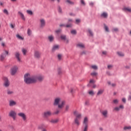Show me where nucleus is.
I'll return each instance as SVG.
<instances>
[{
	"mask_svg": "<svg viewBox=\"0 0 131 131\" xmlns=\"http://www.w3.org/2000/svg\"><path fill=\"white\" fill-rule=\"evenodd\" d=\"M88 94L90 95V96H94V95H95V93L94 92V91L91 90L90 91H89L88 92Z\"/></svg>",
	"mask_w": 131,
	"mask_h": 131,
	"instance_id": "7c9ffc66",
	"label": "nucleus"
},
{
	"mask_svg": "<svg viewBox=\"0 0 131 131\" xmlns=\"http://www.w3.org/2000/svg\"><path fill=\"white\" fill-rule=\"evenodd\" d=\"M74 115H75L76 118H77V119H80L81 117V114L78 112L77 111H75L74 112Z\"/></svg>",
	"mask_w": 131,
	"mask_h": 131,
	"instance_id": "f8f14e48",
	"label": "nucleus"
},
{
	"mask_svg": "<svg viewBox=\"0 0 131 131\" xmlns=\"http://www.w3.org/2000/svg\"><path fill=\"white\" fill-rule=\"evenodd\" d=\"M101 16H102V17H104V18H107V17L108 16V14H107V13L103 12L101 14Z\"/></svg>",
	"mask_w": 131,
	"mask_h": 131,
	"instance_id": "c756f323",
	"label": "nucleus"
},
{
	"mask_svg": "<svg viewBox=\"0 0 131 131\" xmlns=\"http://www.w3.org/2000/svg\"><path fill=\"white\" fill-rule=\"evenodd\" d=\"M100 113L105 118L108 117V110H102L100 112Z\"/></svg>",
	"mask_w": 131,
	"mask_h": 131,
	"instance_id": "9d476101",
	"label": "nucleus"
},
{
	"mask_svg": "<svg viewBox=\"0 0 131 131\" xmlns=\"http://www.w3.org/2000/svg\"><path fill=\"white\" fill-rule=\"evenodd\" d=\"M1 46H2V47H5V46H6V44H5V43H4V42H2V43H1Z\"/></svg>",
	"mask_w": 131,
	"mask_h": 131,
	"instance_id": "0e129e2a",
	"label": "nucleus"
},
{
	"mask_svg": "<svg viewBox=\"0 0 131 131\" xmlns=\"http://www.w3.org/2000/svg\"><path fill=\"white\" fill-rule=\"evenodd\" d=\"M17 71H18V66H13L10 71V73L11 75L14 76L15 75L16 73H17Z\"/></svg>",
	"mask_w": 131,
	"mask_h": 131,
	"instance_id": "20e7f679",
	"label": "nucleus"
},
{
	"mask_svg": "<svg viewBox=\"0 0 131 131\" xmlns=\"http://www.w3.org/2000/svg\"><path fill=\"white\" fill-rule=\"evenodd\" d=\"M88 129H89V125H83L82 131H88Z\"/></svg>",
	"mask_w": 131,
	"mask_h": 131,
	"instance_id": "4be33fe9",
	"label": "nucleus"
},
{
	"mask_svg": "<svg viewBox=\"0 0 131 131\" xmlns=\"http://www.w3.org/2000/svg\"><path fill=\"white\" fill-rule=\"evenodd\" d=\"M62 26H63V27H67V28H69V27H71V26H72V25L68 24V25H63V24H60V27H62Z\"/></svg>",
	"mask_w": 131,
	"mask_h": 131,
	"instance_id": "a878e982",
	"label": "nucleus"
},
{
	"mask_svg": "<svg viewBox=\"0 0 131 131\" xmlns=\"http://www.w3.org/2000/svg\"><path fill=\"white\" fill-rule=\"evenodd\" d=\"M41 56V53L39 51H35L34 57L35 59H39Z\"/></svg>",
	"mask_w": 131,
	"mask_h": 131,
	"instance_id": "9b49d317",
	"label": "nucleus"
},
{
	"mask_svg": "<svg viewBox=\"0 0 131 131\" xmlns=\"http://www.w3.org/2000/svg\"><path fill=\"white\" fill-rule=\"evenodd\" d=\"M3 80L4 81V86H6V88H8L9 85H10V81H9V79L8 78L4 77L3 78Z\"/></svg>",
	"mask_w": 131,
	"mask_h": 131,
	"instance_id": "1a4fd4ad",
	"label": "nucleus"
},
{
	"mask_svg": "<svg viewBox=\"0 0 131 131\" xmlns=\"http://www.w3.org/2000/svg\"><path fill=\"white\" fill-rule=\"evenodd\" d=\"M62 57H63V55L61 54L57 55V59L59 60V61H61L62 60Z\"/></svg>",
	"mask_w": 131,
	"mask_h": 131,
	"instance_id": "cd10ccee",
	"label": "nucleus"
},
{
	"mask_svg": "<svg viewBox=\"0 0 131 131\" xmlns=\"http://www.w3.org/2000/svg\"><path fill=\"white\" fill-rule=\"evenodd\" d=\"M26 52H27V51L25 49H22V52L24 55H26Z\"/></svg>",
	"mask_w": 131,
	"mask_h": 131,
	"instance_id": "a19ab883",
	"label": "nucleus"
},
{
	"mask_svg": "<svg viewBox=\"0 0 131 131\" xmlns=\"http://www.w3.org/2000/svg\"><path fill=\"white\" fill-rule=\"evenodd\" d=\"M117 54L120 57H123L124 56V54L122 52H118Z\"/></svg>",
	"mask_w": 131,
	"mask_h": 131,
	"instance_id": "c9c22d12",
	"label": "nucleus"
},
{
	"mask_svg": "<svg viewBox=\"0 0 131 131\" xmlns=\"http://www.w3.org/2000/svg\"><path fill=\"white\" fill-rule=\"evenodd\" d=\"M17 105V102L14 100H10L9 101V106L10 107H13V106H16Z\"/></svg>",
	"mask_w": 131,
	"mask_h": 131,
	"instance_id": "4468645a",
	"label": "nucleus"
},
{
	"mask_svg": "<svg viewBox=\"0 0 131 131\" xmlns=\"http://www.w3.org/2000/svg\"><path fill=\"white\" fill-rule=\"evenodd\" d=\"M14 94V92L11 90L7 91V94L8 95H13Z\"/></svg>",
	"mask_w": 131,
	"mask_h": 131,
	"instance_id": "473e14b6",
	"label": "nucleus"
},
{
	"mask_svg": "<svg viewBox=\"0 0 131 131\" xmlns=\"http://www.w3.org/2000/svg\"><path fill=\"white\" fill-rule=\"evenodd\" d=\"M66 2L67 3H68V4H69L70 5H73V4H74L73 2H71V1L70 0H67Z\"/></svg>",
	"mask_w": 131,
	"mask_h": 131,
	"instance_id": "ea45409f",
	"label": "nucleus"
},
{
	"mask_svg": "<svg viewBox=\"0 0 131 131\" xmlns=\"http://www.w3.org/2000/svg\"><path fill=\"white\" fill-rule=\"evenodd\" d=\"M3 12L4 13V14H6V15H9V12L7 9H4Z\"/></svg>",
	"mask_w": 131,
	"mask_h": 131,
	"instance_id": "79ce46f5",
	"label": "nucleus"
},
{
	"mask_svg": "<svg viewBox=\"0 0 131 131\" xmlns=\"http://www.w3.org/2000/svg\"><path fill=\"white\" fill-rule=\"evenodd\" d=\"M123 10L125 11V12H131V8H129V7H124Z\"/></svg>",
	"mask_w": 131,
	"mask_h": 131,
	"instance_id": "b1692460",
	"label": "nucleus"
},
{
	"mask_svg": "<svg viewBox=\"0 0 131 131\" xmlns=\"http://www.w3.org/2000/svg\"><path fill=\"white\" fill-rule=\"evenodd\" d=\"M27 13L29 15H33V12H32V11L31 10H27Z\"/></svg>",
	"mask_w": 131,
	"mask_h": 131,
	"instance_id": "58836bf2",
	"label": "nucleus"
},
{
	"mask_svg": "<svg viewBox=\"0 0 131 131\" xmlns=\"http://www.w3.org/2000/svg\"><path fill=\"white\" fill-rule=\"evenodd\" d=\"M103 93H104V90L100 89L98 91L97 93V96H101V95H102Z\"/></svg>",
	"mask_w": 131,
	"mask_h": 131,
	"instance_id": "aec40b11",
	"label": "nucleus"
},
{
	"mask_svg": "<svg viewBox=\"0 0 131 131\" xmlns=\"http://www.w3.org/2000/svg\"><path fill=\"white\" fill-rule=\"evenodd\" d=\"M61 29H58V30H57L56 31H55V32L56 33H60V32H61Z\"/></svg>",
	"mask_w": 131,
	"mask_h": 131,
	"instance_id": "864d4df0",
	"label": "nucleus"
},
{
	"mask_svg": "<svg viewBox=\"0 0 131 131\" xmlns=\"http://www.w3.org/2000/svg\"><path fill=\"white\" fill-rule=\"evenodd\" d=\"M58 12L59 13H62V9H61L60 7L58 8Z\"/></svg>",
	"mask_w": 131,
	"mask_h": 131,
	"instance_id": "052dcab7",
	"label": "nucleus"
},
{
	"mask_svg": "<svg viewBox=\"0 0 131 131\" xmlns=\"http://www.w3.org/2000/svg\"><path fill=\"white\" fill-rule=\"evenodd\" d=\"M102 54H103V55H106V54H107V52H106V51H103V52H102Z\"/></svg>",
	"mask_w": 131,
	"mask_h": 131,
	"instance_id": "338daca9",
	"label": "nucleus"
},
{
	"mask_svg": "<svg viewBox=\"0 0 131 131\" xmlns=\"http://www.w3.org/2000/svg\"><path fill=\"white\" fill-rule=\"evenodd\" d=\"M119 110H120L119 107H116L114 108V111H119Z\"/></svg>",
	"mask_w": 131,
	"mask_h": 131,
	"instance_id": "37998d69",
	"label": "nucleus"
},
{
	"mask_svg": "<svg viewBox=\"0 0 131 131\" xmlns=\"http://www.w3.org/2000/svg\"><path fill=\"white\" fill-rule=\"evenodd\" d=\"M77 47H78V48H80V49H83L84 48V45L82 44V43H78L77 45Z\"/></svg>",
	"mask_w": 131,
	"mask_h": 131,
	"instance_id": "5701e85b",
	"label": "nucleus"
},
{
	"mask_svg": "<svg viewBox=\"0 0 131 131\" xmlns=\"http://www.w3.org/2000/svg\"><path fill=\"white\" fill-rule=\"evenodd\" d=\"M74 122L75 124H76L77 126H79V125H80V122L79 121V119L75 118Z\"/></svg>",
	"mask_w": 131,
	"mask_h": 131,
	"instance_id": "dca6fc26",
	"label": "nucleus"
},
{
	"mask_svg": "<svg viewBox=\"0 0 131 131\" xmlns=\"http://www.w3.org/2000/svg\"><path fill=\"white\" fill-rule=\"evenodd\" d=\"M79 22H80V19L76 20V23H77V24H78V23H79Z\"/></svg>",
	"mask_w": 131,
	"mask_h": 131,
	"instance_id": "680f3d73",
	"label": "nucleus"
},
{
	"mask_svg": "<svg viewBox=\"0 0 131 131\" xmlns=\"http://www.w3.org/2000/svg\"><path fill=\"white\" fill-rule=\"evenodd\" d=\"M43 76L41 75L35 76L33 78V82H37V81H42L43 80Z\"/></svg>",
	"mask_w": 131,
	"mask_h": 131,
	"instance_id": "7ed1b4c3",
	"label": "nucleus"
},
{
	"mask_svg": "<svg viewBox=\"0 0 131 131\" xmlns=\"http://www.w3.org/2000/svg\"><path fill=\"white\" fill-rule=\"evenodd\" d=\"M60 102L61 98L60 97L56 98L54 99V102L53 103V105L54 106H58V109H62L64 108V106H65L66 102L64 101H62L61 102Z\"/></svg>",
	"mask_w": 131,
	"mask_h": 131,
	"instance_id": "f03ea898",
	"label": "nucleus"
},
{
	"mask_svg": "<svg viewBox=\"0 0 131 131\" xmlns=\"http://www.w3.org/2000/svg\"><path fill=\"white\" fill-rule=\"evenodd\" d=\"M40 27L41 28H43V27H45V26H46V20H45V19H41L40 20Z\"/></svg>",
	"mask_w": 131,
	"mask_h": 131,
	"instance_id": "ddd939ff",
	"label": "nucleus"
},
{
	"mask_svg": "<svg viewBox=\"0 0 131 131\" xmlns=\"http://www.w3.org/2000/svg\"><path fill=\"white\" fill-rule=\"evenodd\" d=\"M60 38L61 39H62V40H64L67 38H66V36L64 35H61L60 36Z\"/></svg>",
	"mask_w": 131,
	"mask_h": 131,
	"instance_id": "f704fd0d",
	"label": "nucleus"
},
{
	"mask_svg": "<svg viewBox=\"0 0 131 131\" xmlns=\"http://www.w3.org/2000/svg\"><path fill=\"white\" fill-rule=\"evenodd\" d=\"M60 113V110H57L56 111L54 112V114H59Z\"/></svg>",
	"mask_w": 131,
	"mask_h": 131,
	"instance_id": "09e8293b",
	"label": "nucleus"
},
{
	"mask_svg": "<svg viewBox=\"0 0 131 131\" xmlns=\"http://www.w3.org/2000/svg\"><path fill=\"white\" fill-rule=\"evenodd\" d=\"M91 75H92V76H97L98 75V73L94 72L91 74Z\"/></svg>",
	"mask_w": 131,
	"mask_h": 131,
	"instance_id": "72a5a7b5",
	"label": "nucleus"
},
{
	"mask_svg": "<svg viewBox=\"0 0 131 131\" xmlns=\"http://www.w3.org/2000/svg\"><path fill=\"white\" fill-rule=\"evenodd\" d=\"M70 109V105L69 104L66 105L64 107V112H68Z\"/></svg>",
	"mask_w": 131,
	"mask_h": 131,
	"instance_id": "412c9836",
	"label": "nucleus"
},
{
	"mask_svg": "<svg viewBox=\"0 0 131 131\" xmlns=\"http://www.w3.org/2000/svg\"><path fill=\"white\" fill-rule=\"evenodd\" d=\"M18 14L19 15V16H20L22 20H23L24 21H25V16H24V14L22 12L19 11L18 12Z\"/></svg>",
	"mask_w": 131,
	"mask_h": 131,
	"instance_id": "a211bd4d",
	"label": "nucleus"
},
{
	"mask_svg": "<svg viewBox=\"0 0 131 131\" xmlns=\"http://www.w3.org/2000/svg\"><path fill=\"white\" fill-rule=\"evenodd\" d=\"M58 121H59V120L57 119H52L50 121V122L51 123H57L58 122Z\"/></svg>",
	"mask_w": 131,
	"mask_h": 131,
	"instance_id": "393cba45",
	"label": "nucleus"
},
{
	"mask_svg": "<svg viewBox=\"0 0 131 131\" xmlns=\"http://www.w3.org/2000/svg\"><path fill=\"white\" fill-rule=\"evenodd\" d=\"M88 122L89 119H88V117H85L83 122V125H89V124L88 123Z\"/></svg>",
	"mask_w": 131,
	"mask_h": 131,
	"instance_id": "6ab92c4d",
	"label": "nucleus"
},
{
	"mask_svg": "<svg viewBox=\"0 0 131 131\" xmlns=\"http://www.w3.org/2000/svg\"><path fill=\"white\" fill-rule=\"evenodd\" d=\"M99 130L100 131H103V127H99Z\"/></svg>",
	"mask_w": 131,
	"mask_h": 131,
	"instance_id": "69168bd1",
	"label": "nucleus"
},
{
	"mask_svg": "<svg viewBox=\"0 0 131 131\" xmlns=\"http://www.w3.org/2000/svg\"><path fill=\"white\" fill-rule=\"evenodd\" d=\"M18 117L23 119V121L26 122L27 121V116L26 114L23 112H19L17 114Z\"/></svg>",
	"mask_w": 131,
	"mask_h": 131,
	"instance_id": "423d86ee",
	"label": "nucleus"
},
{
	"mask_svg": "<svg viewBox=\"0 0 131 131\" xmlns=\"http://www.w3.org/2000/svg\"><path fill=\"white\" fill-rule=\"evenodd\" d=\"M113 67V66H112V65H108V66H107V68H108V69H112V68Z\"/></svg>",
	"mask_w": 131,
	"mask_h": 131,
	"instance_id": "603ef678",
	"label": "nucleus"
},
{
	"mask_svg": "<svg viewBox=\"0 0 131 131\" xmlns=\"http://www.w3.org/2000/svg\"><path fill=\"white\" fill-rule=\"evenodd\" d=\"M113 102H114V104H118L119 101L117 99H115L113 100Z\"/></svg>",
	"mask_w": 131,
	"mask_h": 131,
	"instance_id": "de8ad7c7",
	"label": "nucleus"
},
{
	"mask_svg": "<svg viewBox=\"0 0 131 131\" xmlns=\"http://www.w3.org/2000/svg\"><path fill=\"white\" fill-rule=\"evenodd\" d=\"M113 31H114L115 32H117V31H118V29L117 28H115L113 29Z\"/></svg>",
	"mask_w": 131,
	"mask_h": 131,
	"instance_id": "3c124183",
	"label": "nucleus"
},
{
	"mask_svg": "<svg viewBox=\"0 0 131 131\" xmlns=\"http://www.w3.org/2000/svg\"><path fill=\"white\" fill-rule=\"evenodd\" d=\"M104 29L107 32H109V28L106 25H104Z\"/></svg>",
	"mask_w": 131,
	"mask_h": 131,
	"instance_id": "e433bc0d",
	"label": "nucleus"
},
{
	"mask_svg": "<svg viewBox=\"0 0 131 131\" xmlns=\"http://www.w3.org/2000/svg\"><path fill=\"white\" fill-rule=\"evenodd\" d=\"M122 102H123V103H126V99H125V98H122Z\"/></svg>",
	"mask_w": 131,
	"mask_h": 131,
	"instance_id": "4d7b16f0",
	"label": "nucleus"
},
{
	"mask_svg": "<svg viewBox=\"0 0 131 131\" xmlns=\"http://www.w3.org/2000/svg\"><path fill=\"white\" fill-rule=\"evenodd\" d=\"M43 115L45 118H48V117H50V116H52V111H46L43 113Z\"/></svg>",
	"mask_w": 131,
	"mask_h": 131,
	"instance_id": "6e6552de",
	"label": "nucleus"
},
{
	"mask_svg": "<svg viewBox=\"0 0 131 131\" xmlns=\"http://www.w3.org/2000/svg\"><path fill=\"white\" fill-rule=\"evenodd\" d=\"M85 105H86V106L90 105V102H89V101H86L85 103Z\"/></svg>",
	"mask_w": 131,
	"mask_h": 131,
	"instance_id": "e2e57ef3",
	"label": "nucleus"
},
{
	"mask_svg": "<svg viewBox=\"0 0 131 131\" xmlns=\"http://www.w3.org/2000/svg\"><path fill=\"white\" fill-rule=\"evenodd\" d=\"M64 41H65V42H66V43H68L69 42V40H68V39H67V38H66V39L64 40Z\"/></svg>",
	"mask_w": 131,
	"mask_h": 131,
	"instance_id": "bf43d9fd",
	"label": "nucleus"
},
{
	"mask_svg": "<svg viewBox=\"0 0 131 131\" xmlns=\"http://www.w3.org/2000/svg\"><path fill=\"white\" fill-rule=\"evenodd\" d=\"M91 68H92V69H94V70H98V67L96 65L91 66Z\"/></svg>",
	"mask_w": 131,
	"mask_h": 131,
	"instance_id": "2f4dec72",
	"label": "nucleus"
},
{
	"mask_svg": "<svg viewBox=\"0 0 131 131\" xmlns=\"http://www.w3.org/2000/svg\"><path fill=\"white\" fill-rule=\"evenodd\" d=\"M27 33H28V35H31V30H30V29H28Z\"/></svg>",
	"mask_w": 131,
	"mask_h": 131,
	"instance_id": "49530a36",
	"label": "nucleus"
},
{
	"mask_svg": "<svg viewBox=\"0 0 131 131\" xmlns=\"http://www.w3.org/2000/svg\"><path fill=\"white\" fill-rule=\"evenodd\" d=\"M71 33L72 34H76V31L75 30H73L71 31Z\"/></svg>",
	"mask_w": 131,
	"mask_h": 131,
	"instance_id": "c03bdc74",
	"label": "nucleus"
},
{
	"mask_svg": "<svg viewBox=\"0 0 131 131\" xmlns=\"http://www.w3.org/2000/svg\"><path fill=\"white\" fill-rule=\"evenodd\" d=\"M15 57L16 58L18 62H21V58H20V53L17 52L15 54Z\"/></svg>",
	"mask_w": 131,
	"mask_h": 131,
	"instance_id": "2eb2a0df",
	"label": "nucleus"
},
{
	"mask_svg": "<svg viewBox=\"0 0 131 131\" xmlns=\"http://www.w3.org/2000/svg\"><path fill=\"white\" fill-rule=\"evenodd\" d=\"M81 3L82 4V5L85 6V3H84V1L83 0H81Z\"/></svg>",
	"mask_w": 131,
	"mask_h": 131,
	"instance_id": "13d9d810",
	"label": "nucleus"
},
{
	"mask_svg": "<svg viewBox=\"0 0 131 131\" xmlns=\"http://www.w3.org/2000/svg\"><path fill=\"white\" fill-rule=\"evenodd\" d=\"M95 80H94L93 79H91L90 81V83H95Z\"/></svg>",
	"mask_w": 131,
	"mask_h": 131,
	"instance_id": "5fc2aeb1",
	"label": "nucleus"
},
{
	"mask_svg": "<svg viewBox=\"0 0 131 131\" xmlns=\"http://www.w3.org/2000/svg\"><path fill=\"white\" fill-rule=\"evenodd\" d=\"M41 131H48V130L46 128H43Z\"/></svg>",
	"mask_w": 131,
	"mask_h": 131,
	"instance_id": "774afa93",
	"label": "nucleus"
},
{
	"mask_svg": "<svg viewBox=\"0 0 131 131\" xmlns=\"http://www.w3.org/2000/svg\"><path fill=\"white\" fill-rule=\"evenodd\" d=\"M59 48H60V46L58 45H54L52 48L53 52H55V51H57L59 50Z\"/></svg>",
	"mask_w": 131,
	"mask_h": 131,
	"instance_id": "f3484780",
	"label": "nucleus"
},
{
	"mask_svg": "<svg viewBox=\"0 0 131 131\" xmlns=\"http://www.w3.org/2000/svg\"><path fill=\"white\" fill-rule=\"evenodd\" d=\"M15 24L13 25V24H10V27L11 28H12V29H14V28H15Z\"/></svg>",
	"mask_w": 131,
	"mask_h": 131,
	"instance_id": "8fccbe9b",
	"label": "nucleus"
},
{
	"mask_svg": "<svg viewBox=\"0 0 131 131\" xmlns=\"http://www.w3.org/2000/svg\"><path fill=\"white\" fill-rule=\"evenodd\" d=\"M127 129H131V126H125L124 127V130H127Z\"/></svg>",
	"mask_w": 131,
	"mask_h": 131,
	"instance_id": "4c0bfd02",
	"label": "nucleus"
},
{
	"mask_svg": "<svg viewBox=\"0 0 131 131\" xmlns=\"http://www.w3.org/2000/svg\"><path fill=\"white\" fill-rule=\"evenodd\" d=\"M16 37L18 39H21V40H23L24 39V37H22V36H20V35L19 34H17L16 35Z\"/></svg>",
	"mask_w": 131,
	"mask_h": 131,
	"instance_id": "c85d7f7f",
	"label": "nucleus"
},
{
	"mask_svg": "<svg viewBox=\"0 0 131 131\" xmlns=\"http://www.w3.org/2000/svg\"><path fill=\"white\" fill-rule=\"evenodd\" d=\"M88 32L90 33V35L91 36H93V35H94V34H93V32L92 31V30L89 29L88 30Z\"/></svg>",
	"mask_w": 131,
	"mask_h": 131,
	"instance_id": "a18cd8bd",
	"label": "nucleus"
},
{
	"mask_svg": "<svg viewBox=\"0 0 131 131\" xmlns=\"http://www.w3.org/2000/svg\"><path fill=\"white\" fill-rule=\"evenodd\" d=\"M48 39L51 42L53 41L54 40V36H53V35L49 36Z\"/></svg>",
	"mask_w": 131,
	"mask_h": 131,
	"instance_id": "bb28decb",
	"label": "nucleus"
},
{
	"mask_svg": "<svg viewBox=\"0 0 131 131\" xmlns=\"http://www.w3.org/2000/svg\"><path fill=\"white\" fill-rule=\"evenodd\" d=\"M9 117H11L13 120H16V117L17 116V113L14 110H11L8 114Z\"/></svg>",
	"mask_w": 131,
	"mask_h": 131,
	"instance_id": "39448f33",
	"label": "nucleus"
},
{
	"mask_svg": "<svg viewBox=\"0 0 131 131\" xmlns=\"http://www.w3.org/2000/svg\"><path fill=\"white\" fill-rule=\"evenodd\" d=\"M7 55H9V51L4 50L3 53L0 56L1 61H4L5 59H6V57H7Z\"/></svg>",
	"mask_w": 131,
	"mask_h": 131,
	"instance_id": "0eeeda50",
	"label": "nucleus"
},
{
	"mask_svg": "<svg viewBox=\"0 0 131 131\" xmlns=\"http://www.w3.org/2000/svg\"><path fill=\"white\" fill-rule=\"evenodd\" d=\"M119 108H120V109H124V106H123V105H120L119 106Z\"/></svg>",
	"mask_w": 131,
	"mask_h": 131,
	"instance_id": "6e6d98bb",
	"label": "nucleus"
},
{
	"mask_svg": "<svg viewBox=\"0 0 131 131\" xmlns=\"http://www.w3.org/2000/svg\"><path fill=\"white\" fill-rule=\"evenodd\" d=\"M24 81L26 84L33 83V77L29 73H26L24 75Z\"/></svg>",
	"mask_w": 131,
	"mask_h": 131,
	"instance_id": "f257e3e1",
	"label": "nucleus"
}]
</instances>
